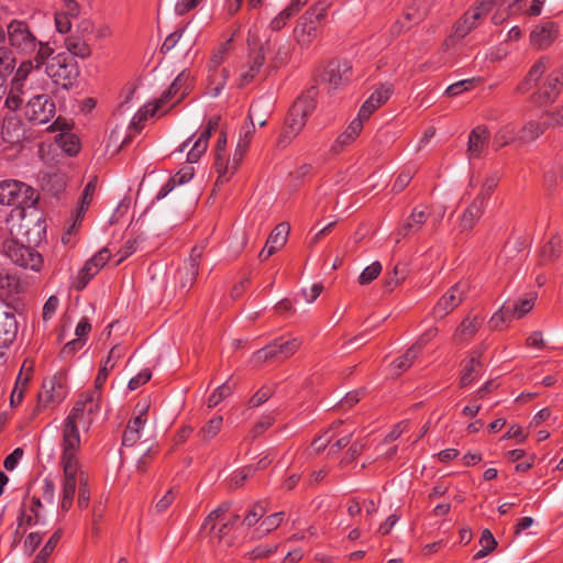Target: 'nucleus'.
I'll list each match as a JSON object with an SVG mask.
<instances>
[{
    "label": "nucleus",
    "mask_w": 563,
    "mask_h": 563,
    "mask_svg": "<svg viewBox=\"0 0 563 563\" xmlns=\"http://www.w3.org/2000/svg\"><path fill=\"white\" fill-rule=\"evenodd\" d=\"M34 190L32 187L18 180H3L0 183V205L26 208L34 205Z\"/></svg>",
    "instance_id": "nucleus-9"
},
{
    "label": "nucleus",
    "mask_w": 563,
    "mask_h": 563,
    "mask_svg": "<svg viewBox=\"0 0 563 563\" xmlns=\"http://www.w3.org/2000/svg\"><path fill=\"white\" fill-rule=\"evenodd\" d=\"M95 191H96L95 183L93 181H89L85 186V188L82 190L81 198H80V201H79V206H78V208L76 210L74 223L70 225V228L67 231L68 234H70L71 230L75 229L77 222L81 221L86 210L88 209V207L90 206V203L92 201V197H93Z\"/></svg>",
    "instance_id": "nucleus-41"
},
{
    "label": "nucleus",
    "mask_w": 563,
    "mask_h": 563,
    "mask_svg": "<svg viewBox=\"0 0 563 563\" xmlns=\"http://www.w3.org/2000/svg\"><path fill=\"white\" fill-rule=\"evenodd\" d=\"M153 106L154 102L143 106L133 117L130 123V128L133 129L135 133H140L143 129V123L147 120V118L155 114L151 112Z\"/></svg>",
    "instance_id": "nucleus-61"
},
{
    "label": "nucleus",
    "mask_w": 563,
    "mask_h": 563,
    "mask_svg": "<svg viewBox=\"0 0 563 563\" xmlns=\"http://www.w3.org/2000/svg\"><path fill=\"white\" fill-rule=\"evenodd\" d=\"M136 408L139 409V415L129 421L122 437V444L125 446H132L140 440L141 430L146 422L145 416L147 413L148 406L144 405L142 408H140V405H137Z\"/></svg>",
    "instance_id": "nucleus-25"
},
{
    "label": "nucleus",
    "mask_w": 563,
    "mask_h": 563,
    "mask_svg": "<svg viewBox=\"0 0 563 563\" xmlns=\"http://www.w3.org/2000/svg\"><path fill=\"white\" fill-rule=\"evenodd\" d=\"M7 38L9 48L23 57L37 58L43 53L46 62L54 54L51 43L38 40L24 20L13 19L7 24Z\"/></svg>",
    "instance_id": "nucleus-2"
},
{
    "label": "nucleus",
    "mask_w": 563,
    "mask_h": 563,
    "mask_svg": "<svg viewBox=\"0 0 563 563\" xmlns=\"http://www.w3.org/2000/svg\"><path fill=\"white\" fill-rule=\"evenodd\" d=\"M194 177V168L185 167L181 168L176 175L170 177L168 181L161 188L156 198L162 199L166 197L177 185L188 183Z\"/></svg>",
    "instance_id": "nucleus-40"
},
{
    "label": "nucleus",
    "mask_w": 563,
    "mask_h": 563,
    "mask_svg": "<svg viewBox=\"0 0 563 563\" xmlns=\"http://www.w3.org/2000/svg\"><path fill=\"white\" fill-rule=\"evenodd\" d=\"M329 4L320 1L310 7L298 20L292 31L295 42L308 48L318 37L321 22L328 14Z\"/></svg>",
    "instance_id": "nucleus-4"
},
{
    "label": "nucleus",
    "mask_w": 563,
    "mask_h": 563,
    "mask_svg": "<svg viewBox=\"0 0 563 563\" xmlns=\"http://www.w3.org/2000/svg\"><path fill=\"white\" fill-rule=\"evenodd\" d=\"M231 45L232 38H229L225 42L220 43L212 52V55L209 59V89L213 97L220 95L229 79V69L224 67L221 68V65L228 57L229 52L231 49Z\"/></svg>",
    "instance_id": "nucleus-8"
},
{
    "label": "nucleus",
    "mask_w": 563,
    "mask_h": 563,
    "mask_svg": "<svg viewBox=\"0 0 563 563\" xmlns=\"http://www.w3.org/2000/svg\"><path fill=\"white\" fill-rule=\"evenodd\" d=\"M406 278V272L404 268H399V265H395L393 271L389 272L385 278L384 287L387 291L394 290L404 279Z\"/></svg>",
    "instance_id": "nucleus-63"
},
{
    "label": "nucleus",
    "mask_w": 563,
    "mask_h": 563,
    "mask_svg": "<svg viewBox=\"0 0 563 563\" xmlns=\"http://www.w3.org/2000/svg\"><path fill=\"white\" fill-rule=\"evenodd\" d=\"M562 253V239L556 232L551 235L550 240L542 246L540 251V262L550 264L556 261Z\"/></svg>",
    "instance_id": "nucleus-36"
},
{
    "label": "nucleus",
    "mask_w": 563,
    "mask_h": 563,
    "mask_svg": "<svg viewBox=\"0 0 563 563\" xmlns=\"http://www.w3.org/2000/svg\"><path fill=\"white\" fill-rule=\"evenodd\" d=\"M467 287L465 284L456 283L453 285L435 303L431 316L437 319H443L456 309L466 297Z\"/></svg>",
    "instance_id": "nucleus-12"
},
{
    "label": "nucleus",
    "mask_w": 563,
    "mask_h": 563,
    "mask_svg": "<svg viewBox=\"0 0 563 563\" xmlns=\"http://www.w3.org/2000/svg\"><path fill=\"white\" fill-rule=\"evenodd\" d=\"M563 88V68L553 70L538 92L540 103L553 102Z\"/></svg>",
    "instance_id": "nucleus-23"
},
{
    "label": "nucleus",
    "mask_w": 563,
    "mask_h": 563,
    "mask_svg": "<svg viewBox=\"0 0 563 563\" xmlns=\"http://www.w3.org/2000/svg\"><path fill=\"white\" fill-rule=\"evenodd\" d=\"M342 424V421L339 420L330 426V428L321 435L317 437L310 446L311 453L319 454L323 452L327 448L329 449L330 443L334 439V429Z\"/></svg>",
    "instance_id": "nucleus-49"
},
{
    "label": "nucleus",
    "mask_w": 563,
    "mask_h": 563,
    "mask_svg": "<svg viewBox=\"0 0 563 563\" xmlns=\"http://www.w3.org/2000/svg\"><path fill=\"white\" fill-rule=\"evenodd\" d=\"M256 108L257 103L251 106L247 114L249 122H245L241 128L240 139L238 141V144L241 146V148H249L253 139L255 132L254 115Z\"/></svg>",
    "instance_id": "nucleus-46"
},
{
    "label": "nucleus",
    "mask_w": 563,
    "mask_h": 563,
    "mask_svg": "<svg viewBox=\"0 0 563 563\" xmlns=\"http://www.w3.org/2000/svg\"><path fill=\"white\" fill-rule=\"evenodd\" d=\"M284 512H275L267 516L260 525L257 531L260 536L267 534L279 527L284 519Z\"/></svg>",
    "instance_id": "nucleus-59"
},
{
    "label": "nucleus",
    "mask_w": 563,
    "mask_h": 563,
    "mask_svg": "<svg viewBox=\"0 0 563 563\" xmlns=\"http://www.w3.org/2000/svg\"><path fill=\"white\" fill-rule=\"evenodd\" d=\"M65 47L67 49V54L75 57H79L81 59H86L91 56L92 49L88 44L87 40L84 38L82 35L71 34L65 38Z\"/></svg>",
    "instance_id": "nucleus-32"
},
{
    "label": "nucleus",
    "mask_w": 563,
    "mask_h": 563,
    "mask_svg": "<svg viewBox=\"0 0 563 563\" xmlns=\"http://www.w3.org/2000/svg\"><path fill=\"white\" fill-rule=\"evenodd\" d=\"M214 168L218 174L216 185L229 181L230 178L234 175V173H231V163L225 153L214 154Z\"/></svg>",
    "instance_id": "nucleus-47"
},
{
    "label": "nucleus",
    "mask_w": 563,
    "mask_h": 563,
    "mask_svg": "<svg viewBox=\"0 0 563 563\" xmlns=\"http://www.w3.org/2000/svg\"><path fill=\"white\" fill-rule=\"evenodd\" d=\"M484 318L479 314H467L456 328L453 340L455 342H468L481 329Z\"/></svg>",
    "instance_id": "nucleus-27"
},
{
    "label": "nucleus",
    "mask_w": 563,
    "mask_h": 563,
    "mask_svg": "<svg viewBox=\"0 0 563 563\" xmlns=\"http://www.w3.org/2000/svg\"><path fill=\"white\" fill-rule=\"evenodd\" d=\"M428 218L429 212L427 211V207H415L410 214L398 227L395 233L397 235L396 242L398 243L400 239H407L418 234L422 230Z\"/></svg>",
    "instance_id": "nucleus-17"
},
{
    "label": "nucleus",
    "mask_w": 563,
    "mask_h": 563,
    "mask_svg": "<svg viewBox=\"0 0 563 563\" xmlns=\"http://www.w3.org/2000/svg\"><path fill=\"white\" fill-rule=\"evenodd\" d=\"M537 300V294L530 292L520 297L516 302L510 303L511 314L515 316L516 319L523 318L528 312L532 310Z\"/></svg>",
    "instance_id": "nucleus-45"
},
{
    "label": "nucleus",
    "mask_w": 563,
    "mask_h": 563,
    "mask_svg": "<svg viewBox=\"0 0 563 563\" xmlns=\"http://www.w3.org/2000/svg\"><path fill=\"white\" fill-rule=\"evenodd\" d=\"M189 89L190 74L184 70L174 79L169 88L163 92L161 98L154 102L151 112L156 113L175 97H177L176 102H179L188 93Z\"/></svg>",
    "instance_id": "nucleus-13"
},
{
    "label": "nucleus",
    "mask_w": 563,
    "mask_h": 563,
    "mask_svg": "<svg viewBox=\"0 0 563 563\" xmlns=\"http://www.w3.org/2000/svg\"><path fill=\"white\" fill-rule=\"evenodd\" d=\"M487 202L482 197H475L472 203L465 209L460 220V228L462 231H468L474 228L477 221L482 218Z\"/></svg>",
    "instance_id": "nucleus-28"
},
{
    "label": "nucleus",
    "mask_w": 563,
    "mask_h": 563,
    "mask_svg": "<svg viewBox=\"0 0 563 563\" xmlns=\"http://www.w3.org/2000/svg\"><path fill=\"white\" fill-rule=\"evenodd\" d=\"M56 114V106L47 95L33 96L24 108L25 118L33 124L48 123Z\"/></svg>",
    "instance_id": "nucleus-11"
},
{
    "label": "nucleus",
    "mask_w": 563,
    "mask_h": 563,
    "mask_svg": "<svg viewBox=\"0 0 563 563\" xmlns=\"http://www.w3.org/2000/svg\"><path fill=\"white\" fill-rule=\"evenodd\" d=\"M98 394H92L86 399L76 401L70 413L64 422L60 465L64 472V481L80 483V471L77 454L80 449V435L78 426L90 424L91 417L98 411Z\"/></svg>",
    "instance_id": "nucleus-1"
},
{
    "label": "nucleus",
    "mask_w": 563,
    "mask_h": 563,
    "mask_svg": "<svg viewBox=\"0 0 563 563\" xmlns=\"http://www.w3.org/2000/svg\"><path fill=\"white\" fill-rule=\"evenodd\" d=\"M265 63V53L263 47L250 52L247 62L240 69L239 86L244 87L251 84L261 73Z\"/></svg>",
    "instance_id": "nucleus-19"
},
{
    "label": "nucleus",
    "mask_w": 563,
    "mask_h": 563,
    "mask_svg": "<svg viewBox=\"0 0 563 563\" xmlns=\"http://www.w3.org/2000/svg\"><path fill=\"white\" fill-rule=\"evenodd\" d=\"M26 91V84L10 81L9 92L4 104L11 111H16L23 103V96Z\"/></svg>",
    "instance_id": "nucleus-42"
},
{
    "label": "nucleus",
    "mask_w": 563,
    "mask_h": 563,
    "mask_svg": "<svg viewBox=\"0 0 563 563\" xmlns=\"http://www.w3.org/2000/svg\"><path fill=\"white\" fill-rule=\"evenodd\" d=\"M496 4V0H479L475 5L468 9L462 18L453 25V32L442 44L444 49H450L455 43L464 38L468 33L477 27L479 21L485 18Z\"/></svg>",
    "instance_id": "nucleus-6"
},
{
    "label": "nucleus",
    "mask_w": 563,
    "mask_h": 563,
    "mask_svg": "<svg viewBox=\"0 0 563 563\" xmlns=\"http://www.w3.org/2000/svg\"><path fill=\"white\" fill-rule=\"evenodd\" d=\"M67 390L63 379L57 376L47 378L42 384V389L37 395L38 406L49 407L60 404L66 397Z\"/></svg>",
    "instance_id": "nucleus-14"
},
{
    "label": "nucleus",
    "mask_w": 563,
    "mask_h": 563,
    "mask_svg": "<svg viewBox=\"0 0 563 563\" xmlns=\"http://www.w3.org/2000/svg\"><path fill=\"white\" fill-rule=\"evenodd\" d=\"M20 280L15 275L0 272V297H11L20 292Z\"/></svg>",
    "instance_id": "nucleus-48"
},
{
    "label": "nucleus",
    "mask_w": 563,
    "mask_h": 563,
    "mask_svg": "<svg viewBox=\"0 0 563 563\" xmlns=\"http://www.w3.org/2000/svg\"><path fill=\"white\" fill-rule=\"evenodd\" d=\"M352 77V65L347 60H332L325 69L322 79L330 89L336 90L346 86Z\"/></svg>",
    "instance_id": "nucleus-16"
},
{
    "label": "nucleus",
    "mask_w": 563,
    "mask_h": 563,
    "mask_svg": "<svg viewBox=\"0 0 563 563\" xmlns=\"http://www.w3.org/2000/svg\"><path fill=\"white\" fill-rule=\"evenodd\" d=\"M16 66L15 53L8 46H0V79L4 81Z\"/></svg>",
    "instance_id": "nucleus-43"
},
{
    "label": "nucleus",
    "mask_w": 563,
    "mask_h": 563,
    "mask_svg": "<svg viewBox=\"0 0 563 563\" xmlns=\"http://www.w3.org/2000/svg\"><path fill=\"white\" fill-rule=\"evenodd\" d=\"M223 419L221 416L211 418L198 432V437L205 443L214 439L222 428Z\"/></svg>",
    "instance_id": "nucleus-50"
},
{
    "label": "nucleus",
    "mask_w": 563,
    "mask_h": 563,
    "mask_svg": "<svg viewBox=\"0 0 563 563\" xmlns=\"http://www.w3.org/2000/svg\"><path fill=\"white\" fill-rule=\"evenodd\" d=\"M42 508L41 498L33 496L31 499V505L29 509V514L26 510H22L18 520H19V528L25 527H32L36 525L40 521V510Z\"/></svg>",
    "instance_id": "nucleus-44"
},
{
    "label": "nucleus",
    "mask_w": 563,
    "mask_h": 563,
    "mask_svg": "<svg viewBox=\"0 0 563 563\" xmlns=\"http://www.w3.org/2000/svg\"><path fill=\"white\" fill-rule=\"evenodd\" d=\"M382 272V265L379 262H374L367 267L363 269L358 277V283L361 285H367L372 283L374 279H376Z\"/></svg>",
    "instance_id": "nucleus-64"
},
{
    "label": "nucleus",
    "mask_w": 563,
    "mask_h": 563,
    "mask_svg": "<svg viewBox=\"0 0 563 563\" xmlns=\"http://www.w3.org/2000/svg\"><path fill=\"white\" fill-rule=\"evenodd\" d=\"M558 36V27L553 22L537 26L530 34L531 45L538 49L548 48Z\"/></svg>",
    "instance_id": "nucleus-24"
},
{
    "label": "nucleus",
    "mask_w": 563,
    "mask_h": 563,
    "mask_svg": "<svg viewBox=\"0 0 563 563\" xmlns=\"http://www.w3.org/2000/svg\"><path fill=\"white\" fill-rule=\"evenodd\" d=\"M45 73L56 87L70 90L78 80L79 66L67 53L52 55L45 63Z\"/></svg>",
    "instance_id": "nucleus-5"
},
{
    "label": "nucleus",
    "mask_w": 563,
    "mask_h": 563,
    "mask_svg": "<svg viewBox=\"0 0 563 563\" xmlns=\"http://www.w3.org/2000/svg\"><path fill=\"white\" fill-rule=\"evenodd\" d=\"M394 92V86L389 82L382 84L363 103L358 111L361 119L367 120L373 112L384 104Z\"/></svg>",
    "instance_id": "nucleus-20"
},
{
    "label": "nucleus",
    "mask_w": 563,
    "mask_h": 563,
    "mask_svg": "<svg viewBox=\"0 0 563 563\" xmlns=\"http://www.w3.org/2000/svg\"><path fill=\"white\" fill-rule=\"evenodd\" d=\"M233 391V387L228 383L219 386L208 398V407L213 408L218 406L223 399L229 397Z\"/></svg>",
    "instance_id": "nucleus-62"
},
{
    "label": "nucleus",
    "mask_w": 563,
    "mask_h": 563,
    "mask_svg": "<svg viewBox=\"0 0 563 563\" xmlns=\"http://www.w3.org/2000/svg\"><path fill=\"white\" fill-rule=\"evenodd\" d=\"M111 257L110 250L103 247L97 254H95L91 258H89L84 267L79 271L75 288L77 290H82L90 279L98 274V272L109 262Z\"/></svg>",
    "instance_id": "nucleus-15"
},
{
    "label": "nucleus",
    "mask_w": 563,
    "mask_h": 563,
    "mask_svg": "<svg viewBox=\"0 0 563 563\" xmlns=\"http://www.w3.org/2000/svg\"><path fill=\"white\" fill-rule=\"evenodd\" d=\"M430 9V0H412L404 12V20L416 24L424 19Z\"/></svg>",
    "instance_id": "nucleus-39"
},
{
    "label": "nucleus",
    "mask_w": 563,
    "mask_h": 563,
    "mask_svg": "<svg viewBox=\"0 0 563 563\" xmlns=\"http://www.w3.org/2000/svg\"><path fill=\"white\" fill-rule=\"evenodd\" d=\"M481 549L474 554V560H479L490 554L497 547V541L489 529L482 531L479 541Z\"/></svg>",
    "instance_id": "nucleus-52"
},
{
    "label": "nucleus",
    "mask_w": 563,
    "mask_h": 563,
    "mask_svg": "<svg viewBox=\"0 0 563 563\" xmlns=\"http://www.w3.org/2000/svg\"><path fill=\"white\" fill-rule=\"evenodd\" d=\"M317 96V87L312 86L300 95L294 102L288 111L283 130L277 140V145L279 147L284 148L288 146L305 128L307 119L316 110Z\"/></svg>",
    "instance_id": "nucleus-3"
},
{
    "label": "nucleus",
    "mask_w": 563,
    "mask_h": 563,
    "mask_svg": "<svg viewBox=\"0 0 563 563\" xmlns=\"http://www.w3.org/2000/svg\"><path fill=\"white\" fill-rule=\"evenodd\" d=\"M63 531L60 529L56 530L45 545L42 548L40 553L36 555L33 563H46L49 555L53 553L56 544L59 542L62 538Z\"/></svg>",
    "instance_id": "nucleus-54"
},
{
    "label": "nucleus",
    "mask_w": 563,
    "mask_h": 563,
    "mask_svg": "<svg viewBox=\"0 0 563 563\" xmlns=\"http://www.w3.org/2000/svg\"><path fill=\"white\" fill-rule=\"evenodd\" d=\"M515 319V316L511 314L510 303H504L500 309L493 314L489 320V324L493 329H499L504 323L511 321Z\"/></svg>",
    "instance_id": "nucleus-58"
},
{
    "label": "nucleus",
    "mask_w": 563,
    "mask_h": 563,
    "mask_svg": "<svg viewBox=\"0 0 563 563\" xmlns=\"http://www.w3.org/2000/svg\"><path fill=\"white\" fill-rule=\"evenodd\" d=\"M230 508V501L221 503L206 517L202 523L201 528L203 530L209 529L211 537L218 541H222L225 537H228L240 519L238 514L227 516Z\"/></svg>",
    "instance_id": "nucleus-7"
},
{
    "label": "nucleus",
    "mask_w": 563,
    "mask_h": 563,
    "mask_svg": "<svg viewBox=\"0 0 563 563\" xmlns=\"http://www.w3.org/2000/svg\"><path fill=\"white\" fill-rule=\"evenodd\" d=\"M199 269L196 264H184L176 274L175 279L181 290L188 291L196 283Z\"/></svg>",
    "instance_id": "nucleus-37"
},
{
    "label": "nucleus",
    "mask_w": 563,
    "mask_h": 563,
    "mask_svg": "<svg viewBox=\"0 0 563 563\" xmlns=\"http://www.w3.org/2000/svg\"><path fill=\"white\" fill-rule=\"evenodd\" d=\"M18 322L13 312L0 308V349L8 347L15 339Z\"/></svg>",
    "instance_id": "nucleus-26"
},
{
    "label": "nucleus",
    "mask_w": 563,
    "mask_h": 563,
    "mask_svg": "<svg viewBox=\"0 0 563 563\" xmlns=\"http://www.w3.org/2000/svg\"><path fill=\"white\" fill-rule=\"evenodd\" d=\"M45 60H44V54L41 53L37 58H27V59H24L20 63V65L18 66V68H14V71H13V77H12V81H18V82H21V84H26L27 81V78L30 76V74L33 71V70H40L44 65H45Z\"/></svg>",
    "instance_id": "nucleus-31"
},
{
    "label": "nucleus",
    "mask_w": 563,
    "mask_h": 563,
    "mask_svg": "<svg viewBox=\"0 0 563 563\" xmlns=\"http://www.w3.org/2000/svg\"><path fill=\"white\" fill-rule=\"evenodd\" d=\"M274 341L279 349L282 360H287L291 357L302 345V341L299 338H290L287 340H285L284 338H278L275 339Z\"/></svg>",
    "instance_id": "nucleus-53"
},
{
    "label": "nucleus",
    "mask_w": 563,
    "mask_h": 563,
    "mask_svg": "<svg viewBox=\"0 0 563 563\" xmlns=\"http://www.w3.org/2000/svg\"><path fill=\"white\" fill-rule=\"evenodd\" d=\"M121 347L119 345L113 346L108 354V357L102 364L100 365L99 372L97 374V377L95 379V389L87 391L80 396V398L77 401L86 399L87 396L92 394H98V400L97 405L100 406V399H101V388L103 387L109 373L113 369L115 366L117 361L121 357Z\"/></svg>",
    "instance_id": "nucleus-18"
},
{
    "label": "nucleus",
    "mask_w": 563,
    "mask_h": 563,
    "mask_svg": "<svg viewBox=\"0 0 563 563\" xmlns=\"http://www.w3.org/2000/svg\"><path fill=\"white\" fill-rule=\"evenodd\" d=\"M482 351L479 349L473 350L470 354V357L465 361L463 365V373L460 379L461 387L470 386L475 378L479 375L482 369Z\"/></svg>",
    "instance_id": "nucleus-29"
},
{
    "label": "nucleus",
    "mask_w": 563,
    "mask_h": 563,
    "mask_svg": "<svg viewBox=\"0 0 563 563\" xmlns=\"http://www.w3.org/2000/svg\"><path fill=\"white\" fill-rule=\"evenodd\" d=\"M364 120L365 119H361V117L357 115V118L354 119L349 124V126L345 129V131L336 137V140L332 146L334 152H340L343 146L349 145L352 142H354V140L358 136V134L361 133V131L363 129Z\"/></svg>",
    "instance_id": "nucleus-33"
},
{
    "label": "nucleus",
    "mask_w": 563,
    "mask_h": 563,
    "mask_svg": "<svg viewBox=\"0 0 563 563\" xmlns=\"http://www.w3.org/2000/svg\"><path fill=\"white\" fill-rule=\"evenodd\" d=\"M22 121L15 115H7L1 124L2 139L8 143H16L24 136Z\"/></svg>",
    "instance_id": "nucleus-30"
},
{
    "label": "nucleus",
    "mask_w": 563,
    "mask_h": 563,
    "mask_svg": "<svg viewBox=\"0 0 563 563\" xmlns=\"http://www.w3.org/2000/svg\"><path fill=\"white\" fill-rule=\"evenodd\" d=\"M419 354L420 353L411 345L404 355L393 362V366L397 371L396 374L399 375L410 368Z\"/></svg>",
    "instance_id": "nucleus-55"
},
{
    "label": "nucleus",
    "mask_w": 563,
    "mask_h": 563,
    "mask_svg": "<svg viewBox=\"0 0 563 563\" xmlns=\"http://www.w3.org/2000/svg\"><path fill=\"white\" fill-rule=\"evenodd\" d=\"M276 420V417L273 412L264 415L261 419L253 426L250 431V437L252 440L262 435L267 429H269Z\"/></svg>",
    "instance_id": "nucleus-60"
},
{
    "label": "nucleus",
    "mask_w": 563,
    "mask_h": 563,
    "mask_svg": "<svg viewBox=\"0 0 563 563\" xmlns=\"http://www.w3.org/2000/svg\"><path fill=\"white\" fill-rule=\"evenodd\" d=\"M349 445L350 446H349L347 451L345 452V454L343 455V457L341 459V461L339 463L340 467H345L346 465L352 463L354 460H356L363 453L364 448H365V443L363 442V440H360V439H356L354 441L352 440Z\"/></svg>",
    "instance_id": "nucleus-56"
},
{
    "label": "nucleus",
    "mask_w": 563,
    "mask_h": 563,
    "mask_svg": "<svg viewBox=\"0 0 563 563\" xmlns=\"http://www.w3.org/2000/svg\"><path fill=\"white\" fill-rule=\"evenodd\" d=\"M352 440H353V431L352 430L344 431L341 435L336 434L334 432V439L330 443V446L328 450V455L333 456V455L338 454L341 450L349 446V444L351 443Z\"/></svg>",
    "instance_id": "nucleus-57"
},
{
    "label": "nucleus",
    "mask_w": 563,
    "mask_h": 563,
    "mask_svg": "<svg viewBox=\"0 0 563 563\" xmlns=\"http://www.w3.org/2000/svg\"><path fill=\"white\" fill-rule=\"evenodd\" d=\"M549 126V121H544L543 123L529 121L518 132V140L522 143L533 142L540 137Z\"/></svg>",
    "instance_id": "nucleus-38"
},
{
    "label": "nucleus",
    "mask_w": 563,
    "mask_h": 563,
    "mask_svg": "<svg viewBox=\"0 0 563 563\" xmlns=\"http://www.w3.org/2000/svg\"><path fill=\"white\" fill-rule=\"evenodd\" d=\"M283 361L284 360H282V354H279V349L275 341L255 351L250 360L251 364L254 366H262L265 363Z\"/></svg>",
    "instance_id": "nucleus-34"
},
{
    "label": "nucleus",
    "mask_w": 563,
    "mask_h": 563,
    "mask_svg": "<svg viewBox=\"0 0 563 563\" xmlns=\"http://www.w3.org/2000/svg\"><path fill=\"white\" fill-rule=\"evenodd\" d=\"M3 253L10 261L23 268L38 272L43 265L42 255L34 249L21 244L18 240L10 239L3 242Z\"/></svg>",
    "instance_id": "nucleus-10"
},
{
    "label": "nucleus",
    "mask_w": 563,
    "mask_h": 563,
    "mask_svg": "<svg viewBox=\"0 0 563 563\" xmlns=\"http://www.w3.org/2000/svg\"><path fill=\"white\" fill-rule=\"evenodd\" d=\"M490 132L485 125L475 126L468 135L467 154L470 158H479L488 146Z\"/></svg>",
    "instance_id": "nucleus-22"
},
{
    "label": "nucleus",
    "mask_w": 563,
    "mask_h": 563,
    "mask_svg": "<svg viewBox=\"0 0 563 563\" xmlns=\"http://www.w3.org/2000/svg\"><path fill=\"white\" fill-rule=\"evenodd\" d=\"M289 230V224L286 222L277 224L268 235L264 249L258 254V258L266 261L269 256L275 254L277 250L282 249L287 242Z\"/></svg>",
    "instance_id": "nucleus-21"
},
{
    "label": "nucleus",
    "mask_w": 563,
    "mask_h": 563,
    "mask_svg": "<svg viewBox=\"0 0 563 563\" xmlns=\"http://www.w3.org/2000/svg\"><path fill=\"white\" fill-rule=\"evenodd\" d=\"M518 139V133L516 132V126L514 124H506L501 126L495 134L493 145L495 146V150H499L506 145H508L510 142H512L515 139Z\"/></svg>",
    "instance_id": "nucleus-51"
},
{
    "label": "nucleus",
    "mask_w": 563,
    "mask_h": 563,
    "mask_svg": "<svg viewBox=\"0 0 563 563\" xmlns=\"http://www.w3.org/2000/svg\"><path fill=\"white\" fill-rule=\"evenodd\" d=\"M283 361L284 360H282V354H279V349L275 341L255 351L250 360L251 364L254 366H262L265 363Z\"/></svg>",
    "instance_id": "nucleus-35"
}]
</instances>
